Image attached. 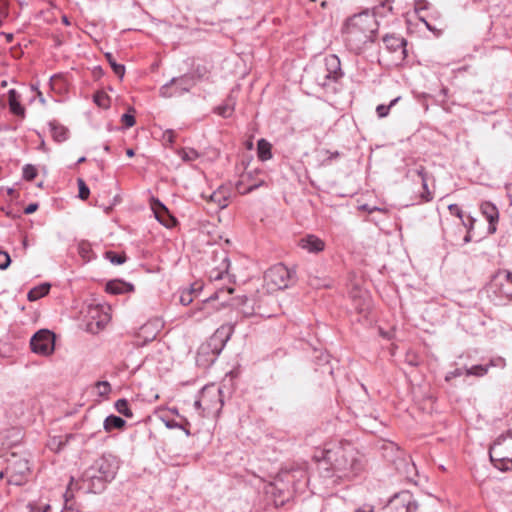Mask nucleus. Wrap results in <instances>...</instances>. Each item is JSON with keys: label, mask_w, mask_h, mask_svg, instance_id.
Instances as JSON below:
<instances>
[{"label": "nucleus", "mask_w": 512, "mask_h": 512, "mask_svg": "<svg viewBox=\"0 0 512 512\" xmlns=\"http://www.w3.org/2000/svg\"><path fill=\"white\" fill-rule=\"evenodd\" d=\"M311 73L314 82L319 87L327 89L343 76L340 59L334 54L327 55L323 62L312 68Z\"/></svg>", "instance_id": "nucleus-3"}, {"label": "nucleus", "mask_w": 512, "mask_h": 512, "mask_svg": "<svg viewBox=\"0 0 512 512\" xmlns=\"http://www.w3.org/2000/svg\"><path fill=\"white\" fill-rule=\"evenodd\" d=\"M115 409L118 413L122 414L127 418L133 417V412L129 407V403L126 399H119L115 402Z\"/></svg>", "instance_id": "nucleus-33"}, {"label": "nucleus", "mask_w": 512, "mask_h": 512, "mask_svg": "<svg viewBox=\"0 0 512 512\" xmlns=\"http://www.w3.org/2000/svg\"><path fill=\"white\" fill-rule=\"evenodd\" d=\"M90 469L96 470V474H98L107 482H110L114 479L117 471L116 465L106 457H101L95 461L94 465L91 466Z\"/></svg>", "instance_id": "nucleus-12"}, {"label": "nucleus", "mask_w": 512, "mask_h": 512, "mask_svg": "<svg viewBox=\"0 0 512 512\" xmlns=\"http://www.w3.org/2000/svg\"><path fill=\"white\" fill-rule=\"evenodd\" d=\"M327 153L329 154V157H328L329 160H332V159L337 158L339 156V152L338 151H335V152L327 151Z\"/></svg>", "instance_id": "nucleus-58"}, {"label": "nucleus", "mask_w": 512, "mask_h": 512, "mask_svg": "<svg viewBox=\"0 0 512 512\" xmlns=\"http://www.w3.org/2000/svg\"><path fill=\"white\" fill-rule=\"evenodd\" d=\"M61 20H62V23H63L64 25H66V26H69V25L71 24V23H70V21H69V19H68V17H67L66 15H63V16L61 17Z\"/></svg>", "instance_id": "nucleus-60"}, {"label": "nucleus", "mask_w": 512, "mask_h": 512, "mask_svg": "<svg viewBox=\"0 0 512 512\" xmlns=\"http://www.w3.org/2000/svg\"><path fill=\"white\" fill-rule=\"evenodd\" d=\"M233 291H234V289L232 287H229V288H217L216 291L210 297H208L204 301V307L206 308L207 304L210 301L219 300V299L222 298L223 294L230 295V294L233 293Z\"/></svg>", "instance_id": "nucleus-36"}, {"label": "nucleus", "mask_w": 512, "mask_h": 512, "mask_svg": "<svg viewBox=\"0 0 512 512\" xmlns=\"http://www.w3.org/2000/svg\"><path fill=\"white\" fill-rule=\"evenodd\" d=\"M430 8V3L426 0H416L414 3V11L417 16H423L422 13Z\"/></svg>", "instance_id": "nucleus-40"}, {"label": "nucleus", "mask_w": 512, "mask_h": 512, "mask_svg": "<svg viewBox=\"0 0 512 512\" xmlns=\"http://www.w3.org/2000/svg\"><path fill=\"white\" fill-rule=\"evenodd\" d=\"M96 387L100 396L108 395L111 391V386L107 381H98Z\"/></svg>", "instance_id": "nucleus-42"}, {"label": "nucleus", "mask_w": 512, "mask_h": 512, "mask_svg": "<svg viewBox=\"0 0 512 512\" xmlns=\"http://www.w3.org/2000/svg\"><path fill=\"white\" fill-rule=\"evenodd\" d=\"M235 102L228 98L223 104L214 108V112L223 118H229L233 115Z\"/></svg>", "instance_id": "nucleus-28"}, {"label": "nucleus", "mask_w": 512, "mask_h": 512, "mask_svg": "<svg viewBox=\"0 0 512 512\" xmlns=\"http://www.w3.org/2000/svg\"><path fill=\"white\" fill-rule=\"evenodd\" d=\"M5 474L9 484L17 486L24 484L30 474L28 460L17 454H11L7 459Z\"/></svg>", "instance_id": "nucleus-9"}, {"label": "nucleus", "mask_w": 512, "mask_h": 512, "mask_svg": "<svg viewBox=\"0 0 512 512\" xmlns=\"http://www.w3.org/2000/svg\"><path fill=\"white\" fill-rule=\"evenodd\" d=\"M108 482L98 474H96V470H91L88 468L82 475L79 481L74 482V479H71V482L67 488V491L64 494L65 502L68 503L71 498H73V490L74 488L78 490H82L84 493H101L105 488Z\"/></svg>", "instance_id": "nucleus-7"}, {"label": "nucleus", "mask_w": 512, "mask_h": 512, "mask_svg": "<svg viewBox=\"0 0 512 512\" xmlns=\"http://www.w3.org/2000/svg\"><path fill=\"white\" fill-rule=\"evenodd\" d=\"M495 285L498 287L501 296L512 298V272L504 271L503 277L499 273L495 279Z\"/></svg>", "instance_id": "nucleus-18"}, {"label": "nucleus", "mask_w": 512, "mask_h": 512, "mask_svg": "<svg viewBox=\"0 0 512 512\" xmlns=\"http://www.w3.org/2000/svg\"><path fill=\"white\" fill-rule=\"evenodd\" d=\"M94 102L100 108L107 109L110 107V97L104 91H97L95 93Z\"/></svg>", "instance_id": "nucleus-34"}, {"label": "nucleus", "mask_w": 512, "mask_h": 512, "mask_svg": "<svg viewBox=\"0 0 512 512\" xmlns=\"http://www.w3.org/2000/svg\"><path fill=\"white\" fill-rule=\"evenodd\" d=\"M49 290H50V284L43 283L41 285H38V286L32 288L28 292L27 298L29 301H36V300L44 297L45 295H47L49 293Z\"/></svg>", "instance_id": "nucleus-29"}, {"label": "nucleus", "mask_w": 512, "mask_h": 512, "mask_svg": "<svg viewBox=\"0 0 512 512\" xmlns=\"http://www.w3.org/2000/svg\"><path fill=\"white\" fill-rule=\"evenodd\" d=\"M37 176V169L31 164H26L23 167V178L27 181H32Z\"/></svg>", "instance_id": "nucleus-39"}, {"label": "nucleus", "mask_w": 512, "mask_h": 512, "mask_svg": "<svg viewBox=\"0 0 512 512\" xmlns=\"http://www.w3.org/2000/svg\"><path fill=\"white\" fill-rule=\"evenodd\" d=\"M30 347L32 352L41 356H49L55 349V334L47 329L36 332L31 340Z\"/></svg>", "instance_id": "nucleus-10"}, {"label": "nucleus", "mask_w": 512, "mask_h": 512, "mask_svg": "<svg viewBox=\"0 0 512 512\" xmlns=\"http://www.w3.org/2000/svg\"><path fill=\"white\" fill-rule=\"evenodd\" d=\"M156 219L165 227H172L176 223V219L169 213L168 209L159 201L153 207Z\"/></svg>", "instance_id": "nucleus-19"}, {"label": "nucleus", "mask_w": 512, "mask_h": 512, "mask_svg": "<svg viewBox=\"0 0 512 512\" xmlns=\"http://www.w3.org/2000/svg\"><path fill=\"white\" fill-rule=\"evenodd\" d=\"M489 457L500 471L512 470V431L500 435L490 446Z\"/></svg>", "instance_id": "nucleus-5"}, {"label": "nucleus", "mask_w": 512, "mask_h": 512, "mask_svg": "<svg viewBox=\"0 0 512 512\" xmlns=\"http://www.w3.org/2000/svg\"><path fill=\"white\" fill-rule=\"evenodd\" d=\"M11 262L10 256L5 251H0V269H6Z\"/></svg>", "instance_id": "nucleus-46"}, {"label": "nucleus", "mask_w": 512, "mask_h": 512, "mask_svg": "<svg viewBox=\"0 0 512 512\" xmlns=\"http://www.w3.org/2000/svg\"><path fill=\"white\" fill-rule=\"evenodd\" d=\"M2 35L5 37L6 41L8 43H11L13 41V34L12 33H5V32H2Z\"/></svg>", "instance_id": "nucleus-56"}, {"label": "nucleus", "mask_w": 512, "mask_h": 512, "mask_svg": "<svg viewBox=\"0 0 512 512\" xmlns=\"http://www.w3.org/2000/svg\"><path fill=\"white\" fill-rule=\"evenodd\" d=\"M356 512H374V509L372 506H363L357 509Z\"/></svg>", "instance_id": "nucleus-55"}, {"label": "nucleus", "mask_w": 512, "mask_h": 512, "mask_svg": "<svg viewBox=\"0 0 512 512\" xmlns=\"http://www.w3.org/2000/svg\"><path fill=\"white\" fill-rule=\"evenodd\" d=\"M105 258L114 265H121L127 260V257L124 253L118 254L113 251H106Z\"/></svg>", "instance_id": "nucleus-35"}, {"label": "nucleus", "mask_w": 512, "mask_h": 512, "mask_svg": "<svg viewBox=\"0 0 512 512\" xmlns=\"http://www.w3.org/2000/svg\"><path fill=\"white\" fill-rule=\"evenodd\" d=\"M504 366H505L504 359L498 357L495 359H491L489 361V363H487V364L473 365L472 367L465 369V374L467 376L482 377L488 373L490 367L503 368Z\"/></svg>", "instance_id": "nucleus-15"}, {"label": "nucleus", "mask_w": 512, "mask_h": 512, "mask_svg": "<svg viewBox=\"0 0 512 512\" xmlns=\"http://www.w3.org/2000/svg\"><path fill=\"white\" fill-rule=\"evenodd\" d=\"M421 183H422L423 191L419 195V199H420L419 202L425 203V202L432 201L434 198V195H433V192H431L429 190L427 181L424 180V182H421Z\"/></svg>", "instance_id": "nucleus-37"}, {"label": "nucleus", "mask_w": 512, "mask_h": 512, "mask_svg": "<svg viewBox=\"0 0 512 512\" xmlns=\"http://www.w3.org/2000/svg\"><path fill=\"white\" fill-rule=\"evenodd\" d=\"M366 467L362 453L348 441L326 444L321 452L320 468L326 477L351 480L359 476Z\"/></svg>", "instance_id": "nucleus-1"}, {"label": "nucleus", "mask_w": 512, "mask_h": 512, "mask_svg": "<svg viewBox=\"0 0 512 512\" xmlns=\"http://www.w3.org/2000/svg\"><path fill=\"white\" fill-rule=\"evenodd\" d=\"M229 268V259L226 255L222 258L220 267L213 268L209 272V279L210 281H218L221 280L224 275L227 274Z\"/></svg>", "instance_id": "nucleus-26"}, {"label": "nucleus", "mask_w": 512, "mask_h": 512, "mask_svg": "<svg viewBox=\"0 0 512 512\" xmlns=\"http://www.w3.org/2000/svg\"><path fill=\"white\" fill-rule=\"evenodd\" d=\"M463 370L461 368H456L453 371H450L445 376V381L450 382L453 378L460 377L463 375Z\"/></svg>", "instance_id": "nucleus-47"}, {"label": "nucleus", "mask_w": 512, "mask_h": 512, "mask_svg": "<svg viewBox=\"0 0 512 512\" xmlns=\"http://www.w3.org/2000/svg\"><path fill=\"white\" fill-rule=\"evenodd\" d=\"M468 219H469V222H470L469 229H472L473 223H474L475 220H474V218H472L470 216L468 217Z\"/></svg>", "instance_id": "nucleus-63"}, {"label": "nucleus", "mask_w": 512, "mask_h": 512, "mask_svg": "<svg viewBox=\"0 0 512 512\" xmlns=\"http://www.w3.org/2000/svg\"><path fill=\"white\" fill-rule=\"evenodd\" d=\"M193 301L191 291L183 292L180 296V302L183 305H189Z\"/></svg>", "instance_id": "nucleus-51"}, {"label": "nucleus", "mask_w": 512, "mask_h": 512, "mask_svg": "<svg viewBox=\"0 0 512 512\" xmlns=\"http://www.w3.org/2000/svg\"><path fill=\"white\" fill-rule=\"evenodd\" d=\"M251 178V172H247L241 176V179L236 183V190L239 194L245 195L248 194L255 189L259 188L264 184V180H259L258 183H252L247 185L246 182Z\"/></svg>", "instance_id": "nucleus-20"}, {"label": "nucleus", "mask_w": 512, "mask_h": 512, "mask_svg": "<svg viewBox=\"0 0 512 512\" xmlns=\"http://www.w3.org/2000/svg\"><path fill=\"white\" fill-rule=\"evenodd\" d=\"M412 173L417 174L420 177L421 182H424V180L427 181V172L424 166L420 165L415 170H409L407 172V176H409Z\"/></svg>", "instance_id": "nucleus-45"}, {"label": "nucleus", "mask_w": 512, "mask_h": 512, "mask_svg": "<svg viewBox=\"0 0 512 512\" xmlns=\"http://www.w3.org/2000/svg\"><path fill=\"white\" fill-rule=\"evenodd\" d=\"M121 122L126 128L134 126L136 122L134 114H131L129 112L123 114L121 117Z\"/></svg>", "instance_id": "nucleus-44"}, {"label": "nucleus", "mask_w": 512, "mask_h": 512, "mask_svg": "<svg viewBox=\"0 0 512 512\" xmlns=\"http://www.w3.org/2000/svg\"><path fill=\"white\" fill-rule=\"evenodd\" d=\"M126 154L128 157H133L134 156V150L133 149H127L126 150Z\"/></svg>", "instance_id": "nucleus-62"}, {"label": "nucleus", "mask_w": 512, "mask_h": 512, "mask_svg": "<svg viewBox=\"0 0 512 512\" xmlns=\"http://www.w3.org/2000/svg\"><path fill=\"white\" fill-rule=\"evenodd\" d=\"M153 325V322H148L146 324H144L142 327H141V332L142 333H146L148 332V330L150 329V327Z\"/></svg>", "instance_id": "nucleus-57"}, {"label": "nucleus", "mask_w": 512, "mask_h": 512, "mask_svg": "<svg viewBox=\"0 0 512 512\" xmlns=\"http://www.w3.org/2000/svg\"><path fill=\"white\" fill-rule=\"evenodd\" d=\"M363 210L367 211L368 213H373L374 211H381V212H385L386 210L385 209H381V208H378V207H369L367 204L363 205L361 207Z\"/></svg>", "instance_id": "nucleus-53"}, {"label": "nucleus", "mask_w": 512, "mask_h": 512, "mask_svg": "<svg viewBox=\"0 0 512 512\" xmlns=\"http://www.w3.org/2000/svg\"><path fill=\"white\" fill-rule=\"evenodd\" d=\"M0 5H3L5 10H7V2H6V0H0Z\"/></svg>", "instance_id": "nucleus-64"}, {"label": "nucleus", "mask_w": 512, "mask_h": 512, "mask_svg": "<svg viewBox=\"0 0 512 512\" xmlns=\"http://www.w3.org/2000/svg\"><path fill=\"white\" fill-rule=\"evenodd\" d=\"M51 136L56 142H64L68 139L69 131L63 125L53 121L49 123Z\"/></svg>", "instance_id": "nucleus-23"}, {"label": "nucleus", "mask_w": 512, "mask_h": 512, "mask_svg": "<svg viewBox=\"0 0 512 512\" xmlns=\"http://www.w3.org/2000/svg\"><path fill=\"white\" fill-rule=\"evenodd\" d=\"M126 425V421L119 416L109 415L105 418L103 428L106 432H111L114 429L122 430Z\"/></svg>", "instance_id": "nucleus-25"}, {"label": "nucleus", "mask_w": 512, "mask_h": 512, "mask_svg": "<svg viewBox=\"0 0 512 512\" xmlns=\"http://www.w3.org/2000/svg\"><path fill=\"white\" fill-rule=\"evenodd\" d=\"M378 32V22L374 15L362 12L350 17L344 25L343 39L346 47L360 54L374 43Z\"/></svg>", "instance_id": "nucleus-2"}, {"label": "nucleus", "mask_w": 512, "mask_h": 512, "mask_svg": "<svg viewBox=\"0 0 512 512\" xmlns=\"http://www.w3.org/2000/svg\"><path fill=\"white\" fill-rule=\"evenodd\" d=\"M21 95L15 89L8 91V104L10 112L20 118H25L26 109L21 104Z\"/></svg>", "instance_id": "nucleus-17"}, {"label": "nucleus", "mask_w": 512, "mask_h": 512, "mask_svg": "<svg viewBox=\"0 0 512 512\" xmlns=\"http://www.w3.org/2000/svg\"><path fill=\"white\" fill-rule=\"evenodd\" d=\"M177 155L184 162H192L200 157V154L194 148H180L177 150Z\"/></svg>", "instance_id": "nucleus-30"}, {"label": "nucleus", "mask_w": 512, "mask_h": 512, "mask_svg": "<svg viewBox=\"0 0 512 512\" xmlns=\"http://www.w3.org/2000/svg\"><path fill=\"white\" fill-rule=\"evenodd\" d=\"M389 111H390V106L384 105V104H380L376 108L377 115L380 118L386 117L389 114Z\"/></svg>", "instance_id": "nucleus-48"}, {"label": "nucleus", "mask_w": 512, "mask_h": 512, "mask_svg": "<svg viewBox=\"0 0 512 512\" xmlns=\"http://www.w3.org/2000/svg\"><path fill=\"white\" fill-rule=\"evenodd\" d=\"M132 290L133 286L131 284L120 280L110 281L106 285V291L114 295L123 294Z\"/></svg>", "instance_id": "nucleus-22"}, {"label": "nucleus", "mask_w": 512, "mask_h": 512, "mask_svg": "<svg viewBox=\"0 0 512 512\" xmlns=\"http://www.w3.org/2000/svg\"><path fill=\"white\" fill-rule=\"evenodd\" d=\"M7 15H8V10H5L4 6L0 5V26L3 24Z\"/></svg>", "instance_id": "nucleus-54"}, {"label": "nucleus", "mask_w": 512, "mask_h": 512, "mask_svg": "<svg viewBox=\"0 0 512 512\" xmlns=\"http://www.w3.org/2000/svg\"><path fill=\"white\" fill-rule=\"evenodd\" d=\"M37 209H38V204H37V203H31V204H29L27 207H25V209H24V213H25V214H32V213H34Z\"/></svg>", "instance_id": "nucleus-52"}, {"label": "nucleus", "mask_w": 512, "mask_h": 512, "mask_svg": "<svg viewBox=\"0 0 512 512\" xmlns=\"http://www.w3.org/2000/svg\"><path fill=\"white\" fill-rule=\"evenodd\" d=\"M299 246L309 253H319L325 249V242L314 234H308L299 240Z\"/></svg>", "instance_id": "nucleus-16"}, {"label": "nucleus", "mask_w": 512, "mask_h": 512, "mask_svg": "<svg viewBox=\"0 0 512 512\" xmlns=\"http://www.w3.org/2000/svg\"><path fill=\"white\" fill-rule=\"evenodd\" d=\"M480 211L489 223L488 232L490 234H494L497 230V223L499 221V210L497 206L490 201H484L480 205Z\"/></svg>", "instance_id": "nucleus-13"}, {"label": "nucleus", "mask_w": 512, "mask_h": 512, "mask_svg": "<svg viewBox=\"0 0 512 512\" xmlns=\"http://www.w3.org/2000/svg\"><path fill=\"white\" fill-rule=\"evenodd\" d=\"M295 282V273L284 264L270 267L264 274V288L274 293L289 288Z\"/></svg>", "instance_id": "nucleus-6"}, {"label": "nucleus", "mask_w": 512, "mask_h": 512, "mask_svg": "<svg viewBox=\"0 0 512 512\" xmlns=\"http://www.w3.org/2000/svg\"><path fill=\"white\" fill-rule=\"evenodd\" d=\"M105 57L108 61V63L110 64L113 72L119 77V78H123L124 74H125V66L122 65V64H118L116 62V59L114 58V56L112 55V53H106L105 54Z\"/></svg>", "instance_id": "nucleus-32"}, {"label": "nucleus", "mask_w": 512, "mask_h": 512, "mask_svg": "<svg viewBox=\"0 0 512 512\" xmlns=\"http://www.w3.org/2000/svg\"><path fill=\"white\" fill-rule=\"evenodd\" d=\"M176 133L172 129L164 131L162 139L166 145H173L175 142Z\"/></svg>", "instance_id": "nucleus-43"}, {"label": "nucleus", "mask_w": 512, "mask_h": 512, "mask_svg": "<svg viewBox=\"0 0 512 512\" xmlns=\"http://www.w3.org/2000/svg\"><path fill=\"white\" fill-rule=\"evenodd\" d=\"M184 77L173 78L169 83L160 88V95L163 97H172L177 94H182L189 91V86Z\"/></svg>", "instance_id": "nucleus-14"}, {"label": "nucleus", "mask_w": 512, "mask_h": 512, "mask_svg": "<svg viewBox=\"0 0 512 512\" xmlns=\"http://www.w3.org/2000/svg\"><path fill=\"white\" fill-rule=\"evenodd\" d=\"M448 209L452 215H455V216L459 217L460 219L463 218V211L459 205L451 204L448 206Z\"/></svg>", "instance_id": "nucleus-49"}, {"label": "nucleus", "mask_w": 512, "mask_h": 512, "mask_svg": "<svg viewBox=\"0 0 512 512\" xmlns=\"http://www.w3.org/2000/svg\"><path fill=\"white\" fill-rule=\"evenodd\" d=\"M78 253L85 262L90 261L94 257L91 244L87 241H81L78 244Z\"/></svg>", "instance_id": "nucleus-31"}, {"label": "nucleus", "mask_w": 512, "mask_h": 512, "mask_svg": "<svg viewBox=\"0 0 512 512\" xmlns=\"http://www.w3.org/2000/svg\"><path fill=\"white\" fill-rule=\"evenodd\" d=\"M383 42L386 48L392 52L401 51L402 54H405L406 52V41L402 37H398L395 35H386L383 38Z\"/></svg>", "instance_id": "nucleus-21"}, {"label": "nucleus", "mask_w": 512, "mask_h": 512, "mask_svg": "<svg viewBox=\"0 0 512 512\" xmlns=\"http://www.w3.org/2000/svg\"><path fill=\"white\" fill-rule=\"evenodd\" d=\"M77 183H78V187H79V197L82 200H86L89 197V194H90L89 188L85 184L84 180L81 179V178H79L77 180Z\"/></svg>", "instance_id": "nucleus-41"}, {"label": "nucleus", "mask_w": 512, "mask_h": 512, "mask_svg": "<svg viewBox=\"0 0 512 512\" xmlns=\"http://www.w3.org/2000/svg\"><path fill=\"white\" fill-rule=\"evenodd\" d=\"M272 146L271 144L265 140L260 139L257 143V155L259 160L261 161H267L272 158V152H271Z\"/></svg>", "instance_id": "nucleus-27"}, {"label": "nucleus", "mask_w": 512, "mask_h": 512, "mask_svg": "<svg viewBox=\"0 0 512 512\" xmlns=\"http://www.w3.org/2000/svg\"><path fill=\"white\" fill-rule=\"evenodd\" d=\"M400 100V97H396L393 99L388 106H390V109Z\"/></svg>", "instance_id": "nucleus-61"}, {"label": "nucleus", "mask_w": 512, "mask_h": 512, "mask_svg": "<svg viewBox=\"0 0 512 512\" xmlns=\"http://www.w3.org/2000/svg\"><path fill=\"white\" fill-rule=\"evenodd\" d=\"M233 330L234 327L231 324L221 325L213 335L199 347L198 354L210 356V361H214L230 339Z\"/></svg>", "instance_id": "nucleus-8"}, {"label": "nucleus", "mask_w": 512, "mask_h": 512, "mask_svg": "<svg viewBox=\"0 0 512 512\" xmlns=\"http://www.w3.org/2000/svg\"><path fill=\"white\" fill-rule=\"evenodd\" d=\"M417 508L413 495L408 491L395 495L388 504L390 512H416Z\"/></svg>", "instance_id": "nucleus-11"}, {"label": "nucleus", "mask_w": 512, "mask_h": 512, "mask_svg": "<svg viewBox=\"0 0 512 512\" xmlns=\"http://www.w3.org/2000/svg\"><path fill=\"white\" fill-rule=\"evenodd\" d=\"M210 201H212L215 204H217V206L220 209L226 208L228 206V204H229V194H228V191L225 188L220 187L218 190L214 191L211 194Z\"/></svg>", "instance_id": "nucleus-24"}, {"label": "nucleus", "mask_w": 512, "mask_h": 512, "mask_svg": "<svg viewBox=\"0 0 512 512\" xmlns=\"http://www.w3.org/2000/svg\"><path fill=\"white\" fill-rule=\"evenodd\" d=\"M395 0H380L379 6L375 7L378 14L385 15L387 12H392V5Z\"/></svg>", "instance_id": "nucleus-38"}, {"label": "nucleus", "mask_w": 512, "mask_h": 512, "mask_svg": "<svg viewBox=\"0 0 512 512\" xmlns=\"http://www.w3.org/2000/svg\"><path fill=\"white\" fill-rule=\"evenodd\" d=\"M430 17L432 19H439L441 17L440 13L436 10H434L431 14H430Z\"/></svg>", "instance_id": "nucleus-59"}, {"label": "nucleus", "mask_w": 512, "mask_h": 512, "mask_svg": "<svg viewBox=\"0 0 512 512\" xmlns=\"http://www.w3.org/2000/svg\"><path fill=\"white\" fill-rule=\"evenodd\" d=\"M223 405L222 389L214 383L205 385L194 402V407L200 411L201 416L218 415Z\"/></svg>", "instance_id": "nucleus-4"}, {"label": "nucleus", "mask_w": 512, "mask_h": 512, "mask_svg": "<svg viewBox=\"0 0 512 512\" xmlns=\"http://www.w3.org/2000/svg\"><path fill=\"white\" fill-rule=\"evenodd\" d=\"M418 19H419L421 22H423V23H424V25L426 26V28H427L429 31L433 32V33H434L435 35H437V36H439V35H440L441 30H438V29H436L435 27H433V26H432V25L427 21V19H426V17H425V16H419V18H418Z\"/></svg>", "instance_id": "nucleus-50"}]
</instances>
